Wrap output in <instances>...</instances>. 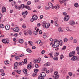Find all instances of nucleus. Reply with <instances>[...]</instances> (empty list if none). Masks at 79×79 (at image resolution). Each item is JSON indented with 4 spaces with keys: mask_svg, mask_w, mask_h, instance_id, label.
<instances>
[{
    "mask_svg": "<svg viewBox=\"0 0 79 79\" xmlns=\"http://www.w3.org/2000/svg\"><path fill=\"white\" fill-rule=\"evenodd\" d=\"M2 42L4 44H8L10 42V41L6 40V39H4L2 40Z\"/></svg>",
    "mask_w": 79,
    "mask_h": 79,
    "instance_id": "nucleus-2",
    "label": "nucleus"
},
{
    "mask_svg": "<svg viewBox=\"0 0 79 79\" xmlns=\"http://www.w3.org/2000/svg\"><path fill=\"white\" fill-rule=\"evenodd\" d=\"M37 76V73H35L33 74V77H35V76Z\"/></svg>",
    "mask_w": 79,
    "mask_h": 79,
    "instance_id": "nucleus-52",
    "label": "nucleus"
},
{
    "mask_svg": "<svg viewBox=\"0 0 79 79\" xmlns=\"http://www.w3.org/2000/svg\"><path fill=\"white\" fill-rule=\"evenodd\" d=\"M48 55H50V56L51 57V58H53V56L52 55V53H50L48 54Z\"/></svg>",
    "mask_w": 79,
    "mask_h": 79,
    "instance_id": "nucleus-53",
    "label": "nucleus"
},
{
    "mask_svg": "<svg viewBox=\"0 0 79 79\" xmlns=\"http://www.w3.org/2000/svg\"><path fill=\"white\" fill-rule=\"evenodd\" d=\"M28 43L29 44V45H31V46H32V45H34V44H33V43H32V42L31 41H29L28 42Z\"/></svg>",
    "mask_w": 79,
    "mask_h": 79,
    "instance_id": "nucleus-21",
    "label": "nucleus"
},
{
    "mask_svg": "<svg viewBox=\"0 0 79 79\" xmlns=\"http://www.w3.org/2000/svg\"><path fill=\"white\" fill-rule=\"evenodd\" d=\"M39 33L40 34H42V31L41 30L40 31H39Z\"/></svg>",
    "mask_w": 79,
    "mask_h": 79,
    "instance_id": "nucleus-61",
    "label": "nucleus"
},
{
    "mask_svg": "<svg viewBox=\"0 0 79 79\" xmlns=\"http://www.w3.org/2000/svg\"><path fill=\"white\" fill-rule=\"evenodd\" d=\"M50 23H48L46 24L45 27L46 28V29H48V28H49V27H50Z\"/></svg>",
    "mask_w": 79,
    "mask_h": 79,
    "instance_id": "nucleus-12",
    "label": "nucleus"
},
{
    "mask_svg": "<svg viewBox=\"0 0 79 79\" xmlns=\"http://www.w3.org/2000/svg\"><path fill=\"white\" fill-rule=\"evenodd\" d=\"M73 43H77V40L75 39L73 40Z\"/></svg>",
    "mask_w": 79,
    "mask_h": 79,
    "instance_id": "nucleus-59",
    "label": "nucleus"
},
{
    "mask_svg": "<svg viewBox=\"0 0 79 79\" xmlns=\"http://www.w3.org/2000/svg\"><path fill=\"white\" fill-rule=\"evenodd\" d=\"M24 55V54H22L20 55L19 57H22V56H23Z\"/></svg>",
    "mask_w": 79,
    "mask_h": 79,
    "instance_id": "nucleus-64",
    "label": "nucleus"
},
{
    "mask_svg": "<svg viewBox=\"0 0 79 79\" xmlns=\"http://www.w3.org/2000/svg\"><path fill=\"white\" fill-rule=\"evenodd\" d=\"M34 34L35 35H37V32L36 31H35L34 32Z\"/></svg>",
    "mask_w": 79,
    "mask_h": 79,
    "instance_id": "nucleus-51",
    "label": "nucleus"
},
{
    "mask_svg": "<svg viewBox=\"0 0 79 79\" xmlns=\"http://www.w3.org/2000/svg\"><path fill=\"white\" fill-rule=\"evenodd\" d=\"M45 10L48 11L50 10V7L46 6L45 7Z\"/></svg>",
    "mask_w": 79,
    "mask_h": 79,
    "instance_id": "nucleus-25",
    "label": "nucleus"
},
{
    "mask_svg": "<svg viewBox=\"0 0 79 79\" xmlns=\"http://www.w3.org/2000/svg\"><path fill=\"white\" fill-rule=\"evenodd\" d=\"M3 17V15L1 14H0V19H2V18Z\"/></svg>",
    "mask_w": 79,
    "mask_h": 79,
    "instance_id": "nucleus-55",
    "label": "nucleus"
},
{
    "mask_svg": "<svg viewBox=\"0 0 79 79\" xmlns=\"http://www.w3.org/2000/svg\"><path fill=\"white\" fill-rule=\"evenodd\" d=\"M69 76H72V75H73V73H71V72H69Z\"/></svg>",
    "mask_w": 79,
    "mask_h": 79,
    "instance_id": "nucleus-56",
    "label": "nucleus"
},
{
    "mask_svg": "<svg viewBox=\"0 0 79 79\" xmlns=\"http://www.w3.org/2000/svg\"><path fill=\"white\" fill-rule=\"evenodd\" d=\"M5 64H9V62L8 60L5 61L4 62Z\"/></svg>",
    "mask_w": 79,
    "mask_h": 79,
    "instance_id": "nucleus-30",
    "label": "nucleus"
},
{
    "mask_svg": "<svg viewBox=\"0 0 79 79\" xmlns=\"http://www.w3.org/2000/svg\"><path fill=\"white\" fill-rule=\"evenodd\" d=\"M41 76L42 77H45V76H46V74H45V73L44 72H42L41 73Z\"/></svg>",
    "mask_w": 79,
    "mask_h": 79,
    "instance_id": "nucleus-14",
    "label": "nucleus"
},
{
    "mask_svg": "<svg viewBox=\"0 0 79 79\" xmlns=\"http://www.w3.org/2000/svg\"><path fill=\"white\" fill-rule=\"evenodd\" d=\"M53 60H58V57L55 56L54 57Z\"/></svg>",
    "mask_w": 79,
    "mask_h": 79,
    "instance_id": "nucleus-39",
    "label": "nucleus"
},
{
    "mask_svg": "<svg viewBox=\"0 0 79 79\" xmlns=\"http://www.w3.org/2000/svg\"><path fill=\"white\" fill-rule=\"evenodd\" d=\"M14 69H18L19 66V65H18V62H15L14 64Z\"/></svg>",
    "mask_w": 79,
    "mask_h": 79,
    "instance_id": "nucleus-3",
    "label": "nucleus"
},
{
    "mask_svg": "<svg viewBox=\"0 0 79 79\" xmlns=\"http://www.w3.org/2000/svg\"><path fill=\"white\" fill-rule=\"evenodd\" d=\"M75 54V52L72 51V52H70L69 55V57H72L73 56H74Z\"/></svg>",
    "mask_w": 79,
    "mask_h": 79,
    "instance_id": "nucleus-7",
    "label": "nucleus"
},
{
    "mask_svg": "<svg viewBox=\"0 0 79 79\" xmlns=\"http://www.w3.org/2000/svg\"><path fill=\"white\" fill-rule=\"evenodd\" d=\"M27 68L28 69H31V65L29 64L27 65Z\"/></svg>",
    "mask_w": 79,
    "mask_h": 79,
    "instance_id": "nucleus-36",
    "label": "nucleus"
},
{
    "mask_svg": "<svg viewBox=\"0 0 79 79\" xmlns=\"http://www.w3.org/2000/svg\"><path fill=\"white\" fill-rule=\"evenodd\" d=\"M54 8H55L56 10H58V9H59V8H60V5H56L55 6H54Z\"/></svg>",
    "mask_w": 79,
    "mask_h": 79,
    "instance_id": "nucleus-19",
    "label": "nucleus"
},
{
    "mask_svg": "<svg viewBox=\"0 0 79 79\" xmlns=\"http://www.w3.org/2000/svg\"><path fill=\"white\" fill-rule=\"evenodd\" d=\"M54 78L55 79H58V78H59V75H55Z\"/></svg>",
    "mask_w": 79,
    "mask_h": 79,
    "instance_id": "nucleus-32",
    "label": "nucleus"
},
{
    "mask_svg": "<svg viewBox=\"0 0 79 79\" xmlns=\"http://www.w3.org/2000/svg\"><path fill=\"white\" fill-rule=\"evenodd\" d=\"M58 55H59V53L58 52H57L55 53V56H58Z\"/></svg>",
    "mask_w": 79,
    "mask_h": 79,
    "instance_id": "nucleus-34",
    "label": "nucleus"
},
{
    "mask_svg": "<svg viewBox=\"0 0 79 79\" xmlns=\"http://www.w3.org/2000/svg\"><path fill=\"white\" fill-rule=\"evenodd\" d=\"M54 23H55V24L56 26L57 27V26H58V24L57 23H56V22L55 21Z\"/></svg>",
    "mask_w": 79,
    "mask_h": 79,
    "instance_id": "nucleus-48",
    "label": "nucleus"
},
{
    "mask_svg": "<svg viewBox=\"0 0 79 79\" xmlns=\"http://www.w3.org/2000/svg\"><path fill=\"white\" fill-rule=\"evenodd\" d=\"M64 42H68V39L67 38H64Z\"/></svg>",
    "mask_w": 79,
    "mask_h": 79,
    "instance_id": "nucleus-33",
    "label": "nucleus"
},
{
    "mask_svg": "<svg viewBox=\"0 0 79 79\" xmlns=\"http://www.w3.org/2000/svg\"><path fill=\"white\" fill-rule=\"evenodd\" d=\"M58 31L60 32H63V30H62V28L61 27L58 28Z\"/></svg>",
    "mask_w": 79,
    "mask_h": 79,
    "instance_id": "nucleus-15",
    "label": "nucleus"
},
{
    "mask_svg": "<svg viewBox=\"0 0 79 79\" xmlns=\"http://www.w3.org/2000/svg\"><path fill=\"white\" fill-rule=\"evenodd\" d=\"M76 50L77 51H79V46H77L76 48Z\"/></svg>",
    "mask_w": 79,
    "mask_h": 79,
    "instance_id": "nucleus-50",
    "label": "nucleus"
},
{
    "mask_svg": "<svg viewBox=\"0 0 79 79\" xmlns=\"http://www.w3.org/2000/svg\"><path fill=\"white\" fill-rule=\"evenodd\" d=\"M20 8H25V6L24 4H21Z\"/></svg>",
    "mask_w": 79,
    "mask_h": 79,
    "instance_id": "nucleus-31",
    "label": "nucleus"
},
{
    "mask_svg": "<svg viewBox=\"0 0 79 79\" xmlns=\"http://www.w3.org/2000/svg\"><path fill=\"white\" fill-rule=\"evenodd\" d=\"M66 48V46H64L63 48H62V50H65Z\"/></svg>",
    "mask_w": 79,
    "mask_h": 79,
    "instance_id": "nucleus-44",
    "label": "nucleus"
},
{
    "mask_svg": "<svg viewBox=\"0 0 79 79\" xmlns=\"http://www.w3.org/2000/svg\"><path fill=\"white\" fill-rule=\"evenodd\" d=\"M27 33H28V34L29 35H31L32 34V32L31 30H28V31H27Z\"/></svg>",
    "mask_w": 79,
    "mask_h": 79,
    "instance_id": "nucleus-20",
    "label": "nucleus"
},
{
    "mask_svg": "<svg viewBox=\"0 0 79 79\" xmlns=\"http://www.w3.org/2000/svg\"><path fill=\"white\" fill-rule=\"evenodd\" d=\"M63 15H64V16H66V15H67V13L66 12H64L63 13Z\"/></svg>",
    "mask_w": 79,
    "mask_h": 79,
    "instance_id": "nucleus-62",
    "label": "nucleus"
},
{
    "mask_svg": "<svg viewBox=\"0 0 79 79\" xmlns=\"http://www.w3.org/2000/svg\"><path fill=\"white\" fill-rule=\"evenodd\" d=\"M38 71H39V70H38L37 69H35L34 70V72L35 73H37Z\"/></svg>",
    "mask_w": 79,
    "mask_h": 79,
    "instance_id": "nucleus-42",
    "label": "nucleus"
},
{
    "mask_svg": "<svg viewBox=\"0 0 79 79\" xmlns=\"http://www.w3.org/2000/svg\"><path fill=\"white\" fill-rule=\"evenodd\" d=\"M66 29L67 31H71V30L69 29V27H66Z\"/></svg>",
    "mask_w": 79,
    "mask_h": 79,
    "instance_id": "nucleus-41",
    "label": "nucleus"
},
{
    "mask_svg": "<svg viewBox=\"0 0 79 79\" xmlns=\"http://www.w3.org/2000/svg\"><path fill=\"white\" fill-rule=\"evenodd\" d=\"M64 58V56H63V55H61L60 57V59L61 60L63 58Z\"/></svg>",
    "mask_w": 79,
    "mask_h": 79,
    "instance_id": "nucleus-37",
    "label": "nucleus"
},
{
    "mask_svg": "<svg viewBox=\"0 0 79 79\" xmlns=\"http://www.w3.org/2000/svg\"><path fill=\"white\" fill-rule=\"evenodd\" d=\"M42 26H43L44 27H45V26L46 25V23L45 22H43L42 24Z\"/></svg>",
    "mask_w": 79,
    "mask_h": 79,
    "instance_id": "nucleus-22",
    "label": "nucleus"
},
{
    "mask_svg": "<svg viewBox=\"0 0 79 79\" xmlns=\"http://www.w3.org/2000/svg\"><path fill=\"white\" fill-rule=\"evenodd\" d=\"M27 4V5H31V1H28Z\"/></svg>",
    "mask_w": 79,
    "mask_h": 79,
    "instance_id": "nucleus-43",
    "label": "nucleus"
},
{
    "mask_svg": "<svg viewBox=\"0 0 79 79\" xmlns=\"http://www.w3.org/2000/svg\"><path fill=\"white\" fill-rule=\"evenodd\" d=\"M19 42L20 44H23V42H24V40L22 39H20L19 40Z\"/></svg>",
    "mask_w": 79,
    "mask_h": 79,
    "instance_id": "nucleus-16",
    "label": "nucleus"
},
{
    "mask_svg": "<svg viewBox=\"0 0 79 79\" xmlns=\"http://www.w3.org/2000/svg\"><path fill=\"white\" fill-rule=\"evenodd\" d=\"M43 37L44 39H46L47 38V34L44 33L43 35Z\"/></svg>",
    "mask_w": 79,
    "mask_h": 79,
    "instance_id": "nucleus-29",
    "label": "nucleus"
},
{
    "mask_svg": "<svg viewBox=\"0 0 79 79\" xmlns=\"http://www.w3.org/2000/svg\"><path fill=\"white\" fill-rule=\"evenodd\" d=\"M15 37H18V34L17 33H15L14 34Z\"/></svg>",
    "mask_w": 79,
    "mask_h": 79,
    "instance_id": "nucleus-54",
    "label": "nucleus"
},
{
    "mask_svg": "<svg viewBox=\"0 0 79 79\" xmlns=\"http://www.w3.org/2000/svg\"><path fill=\"white\" fill-rule=\"evenodd\" d=\"M17 73L19 74H21V71L20 70H19L17 71Z\"/></svg>",
    "mask_w": 79,
    "mask_h": 79,
    "instance_id": "nucleus-47",
    "label": "nucleus"
},
{
    "mask_svg": "<svg viewBox=\"0 0 79 79\" xmlns=\"http://www.w3.org/2000/svg\"><path fill=\"white\" fill-rule=\"evenodd\" d=\"M2 13L6 12V7H2Z\"/></svg>",
    "mask_w": 79,
    "mask_h": 79,
    "instance_id": "nucleus-11",
    "label": "nucleus"
},
{
    "mask_svg": "<svg viewBox=\"0 0 79 79\" xmlns=\"http://www.w3.org/2000/svg\"><path fill=\"white\" fill-rule=\"evenodd\" d=\"M15 4H16V2L15 1H13L12 2V6L15 5Z\"/></svg>",
    "mask_w": 79,
    "mask_h": 79,
    "instance_id": "nucleus-46",
    "label": "nucleus"
},
{
    "mask_svg": "<svg viewBox=\"0 0 79 79\" xmlns=\"http://www.w3.org/2000/svg\"><path fill=\"white\" fill-rule=\"evenodd\" d=\"M26 51L27 52H28V53H31V52H32V51L29 48L26 49Z\"/></svg>",
    "mask_w": 79,
    "mask_h": 79,
    "instance_id": "nucleus-24",
    "label": "nucleus"
},
{
    "mask_svg": "<svg viewBox=\"0 0 79 79\" xmlns=\"http://www.w3.org/2000/svg\"><path fill=\"white\" fill-rule=\"evenodd\" d=\"M0 71L1 73H4V70H3V69H1Z\"/></svg>",
    "mask_w": 79,
    "mask_h": 79,
    "instance_id": "nucleus-60",
    "label": "nucleus"
},
{
    "mask_svg": "<svg viewBox=\"0 0 79 79\" xmlns=\"http://www.w3.org/2000/svg\"><path fill=\"white\" fill-rule=\"evenodd\" d=\"M15 59H16V60H20L19 57L17 56H15Z\"/></svg>",
    "mask_w": 79,
    "mask_h": 79,
    "instance_id": "nucleus-40",
    "label": "nucleus"
},
{
    "mask_svg": "<svg viewBox=\"0 0 79 79\" xmlns=\"http://www.w3.org/2000/svg\"><path fill=\"white\" fill-rule=\"evenodd\" d=\"M38 79H44V78L43 77L41 76H40L38 77Z\"/></svg>",
    "mask_w": 79,
    "mask_h": 79,
    "instance_id": "nucleus-35",
    "label": "nucleus"
},
{
    "mask_svg": "<svg viewBox=\"0 0 79 79\" xmlns=\"http://www.w3.org/2000/svg\"><path fill=\"white\" fill-rule=\"evenodd\" d=\"M69 19V15H67V16H65L64 20L65 21H68Z\"/></svg>",
    "mask_w": 79,
    "mask_h": 79,
    "instance_id": "nucleus-5",
    "label": "nucleus"
},
{
    "mask_svg": "<svg viewBox=\"0 0 79 79\" xmlns=\"http://www.w3.org/2000/svg\"><path fill=\"white\" fill-rule=\"evenodd\" d=\"M60 45V41L56 39H54V44L52 45L53 47L56 48Z\"/></svg>",
    "mask_w": 79,
    "mask_h": 79,
    "instance_id": "nucleus-1",
    "label": "nucleus"
},
{
    "mask_svg": "<svg viewBox=\"0 0 79 79\" xmlns=\"http://www.w3.org/2000/svg\"><path fill=\"white\" fill-rule=\"evenodd\" d=\"M25 8H27V9H28V10H31V7H29L28 6H25Z\"/></svg>",
    "mask_w": 79,
    "mask_h": 79,
    "instance_id": "nucleus-26",
    "label": "nucleus"
},
{
    "mask_svg": "<svg viewBox=\"0 0 79 79\" xmlns=\"http://www.w3.org/2000/svg\"><path fill=\"white\" fill-rule=\"evenodd\" d=\"M45 53V52L44 50H43L41 52L42 54H44Z\"/></svg>",
    "mask_w": 79,
    "mask_h": 79,
    "instance_id": "nucleus-57",
    "label": "nucleus"
},
{
    "mask_svg": "<svg viewBox=\"0 0 79 79\" xmlns=\"http://www.w3.org/2000/svg\"><path fill=\"white\" fill-rule=\"evenodd\" d=\"M13 31L14 32H18L19 31V28L18 27H16L13 29Z\"/></svg>",
    "mask_w": 79,
    "mask_h": 79,
    "instance_id": "nucleus-4",
    "label": "nucleus"
},
{
    "mask_svg": "<svg viewBox=\"0 0 79 79\" xmlns=\"http://www.w3.org/2000/svg\"><path fill=\"white\" fill-rule=\"evenodd\" d=\"M61 42V44H60V46H62V45H63V41H62V40H60V41Z\"/></svg>",
    "mask_w": 79,
    "mask_h": 79,
    "instance_id": "nucleus-58",
    "label": "nucleus"
},
{
    "mask_svg": "<svg viewBox=\"0 0 79 79\" xmlns=\"http://www.w3.org/2000/svg\"><path fill=\"white\" fill-rule=\"evenodd\" d=\"M0 27H1V28H4V27H5L4 26H3V24H1L0 25Z\"/></svg>",
    "mask_w": 79,
    "mask_h": 79,
    "instance_id": "nucleus-38",
    "label": "nucleus"
},
{
    "mask_svg": "<svg viewBox=\"0 0 79 79\" xmlns=\"http://www.w3.org/2000/svg\"><path fill=\"white\" fill-rule=\"evenodd\" d=\"M74 6L76 7V8H77V7H79V5H78V3H75L74 4Z\"/></svg>",
    "mask_w": 79,
    "mask_h": 79,
    "instance_id": "nucleus-27",
    "label": "nucleus"
},
{
    "mask_svg": "<svg viewBox=\"0 0 79 79\" xmlns=\"http://www.w3.org/2000/svg\"><path fill=\"white\" fill-rule=\"evenodd\" d=\"M54 74L55 75V76L56 75H59L58 74V72H55L54 73Z\"/></svg>",
    "mask_w": 79,
    "mask_h": 79,
    "instance_id": "nucleus-49",
    "label": "nucleus"
},
{
    "mask_svg": "<svg viewBox=\"0 0 79 79\" xmlns=\"http://www.w3.org/2000/svg\"><path fill=\"white\" fill-rule=\"evenodd\" d=\"M32 18H33L35 21V20H37V19L38 17L36 15H34L33 16Z\"/></svg>",
    "mask_w": 79,
    "mask_h": 79,
    "instance_id": "nucleus-10",
    "label": "nucleus"
},
{
    "mask_svg": "<svg viewBox=\"0 0 79 79\" xmlns=\"http://www.w3.org/2000/svg\"><path fill=\"white\" fill-rule=\"evenodd\" d=\"M5 29L6 30H10V26L9 25H7L5 26Z\"/></svg>",
    "mask_w": 79,
    "mask_h": 79,
    "instance_id": "nucleus-13",
    "label": "nucleus"
},
{
    "mask_svg": "<svg viewBox=\"0 0 79 79\" xmlns=\"http://www.w3.org/2000/svg\"><path fill=\"white\" fill-rule=\"evenodd\" d=\"M23 72L25 74H27V69H26L25 70H23Z\"/></svg>",
    "mask_w": 79,
    "mask_h": 79,
    "instance_id": "nucleus-28",
    "label": "nucleus"
},
{
    "mask_svg": "<svg viewBox=\"0 0 79 79\" xmlns=\"http://www.w3.org/2000/svg\"><path fill=\"white\" fill-rule=\"evenodd\" d=\"M50 62H48L46 64H44V66H50Z\"/></svg>",
    "mask_w": 79,
    "mask_h": 79,
    "instance_id": "nucleus-23",
    "label": "nucleus"
},
{
    "mask_svg": "<svg viewBox=\"0 0 79 79\" xmlns=\"http://www.w3.org/2000/svg\"><path fill=\"white\" fill-rule=\"evenodd\" d=\"M22 27L23 28H26V25L25 24L23 25L22 26Z\"/></svg>",
    "mask_w": 79,
    "mask_h": 79,
    "instance_id": "nucleus-63",
    "label": "nucleus"
},
{
    "mask_svg": "<svg viewBox=\"0 0 79 79\" xmlns=\"http://www.w3.org/2000/svg\"><path fill=\"white\" fill-rule=\"evenodd\" d=\"M69 23L70 25H71V26H74L75 24L74 21H70Z\"/></svg>",
    "mask_w": 79,
    "mask_h": 79,
    "instance_id": "nucleus-9",
    "label": "nucleus"
},
{
    "mask_svg": "<svg viewBox=\"0 0 79 79\" xmlns=\"http://www.w3.org/2000/svg\"><path fill=\"white\" fill-rule=\"evenodd\" d=\"M27 13H28L27 11H25V12L22 13V15L23 16H26V15H27Z\"/></svg>",
    "mask_w": 79,
    "mask_h": 79,
    "instance_id": "nucleus-18",
    "label": "nucleus"
},
{
    "mask_svg": "<svg viewBox=\"0 0 79 79\" xmlns=\"http://www.w3.org/2000/svg\"><path fill=\"white\" fill-rule=\"evenodd\" d=\"M33 62L35 63H40V61L38 59H36L34 60Z\"/></svg>",
    "mask_w": 79,
    "mask_h": 79,
    "instance_id": "nucleus-17",
    "label": "nucleus"
},
{
    "mask_svg": "<svg viewBox=\"0 0 79 79\" xmlns=\"http://www.w3.org/2000/svg\"><path fill=\"white\" fill-rule=\"evenodd\" d=\"M77 60V57L76 56H74L71 58L72 61H76Z\"/></svg>",
    "mask_w": 79,
    "mask_h": 79,
    "instance_id": "nucleus-8",
    "label": "nucleus"
},
{
    "mask_svg": "<svg viewBox=\"0 0 79 79\" xmlns=\"http://www.w3.org/2000/svg\"><path fill=\"white\" fill-rule=\"evenodd\" d=\"M48 5L52 9H55V6H53V4L52 3L49 2L48 3Z\"/></svg>",
    "mask_w": 79,
    "mask_h": 79,
    "instance_id": "nucleus-6",
    "label": "nucleus"
},
{
    "mask_svg": "<svg viewBox=\"0 0 79 79\" xmlns=\"http://www.w3.org/2000/svg\"><path fill=\"white\" fill-rule=\"evenodd\" d=\"M41 42V40H39L37 41V44H40V43Z\"/></svg>",
    "mask_w": 79,
    "mask_h": 79,
    "instance_id": "nucleus-45",
    "label": "nucleus"
}]
</instances>
